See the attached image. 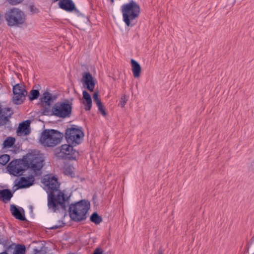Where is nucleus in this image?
I'll return each instance as SVG.
<instances>
[{
	"label": "nucleus",
	"instance_id": "obj_20",
	"mask_svg": "<svg viewBox=\"0 0 254 254\" xmlns=\"http://www.w3.org/2000/svg\"><path fill=\"white\" fill-rule=\"evenodd\" d=\"M10 211L12 214L16 218L20 220H25L24 216L21 214L18 208L14 205L10 206Z\"/></svg>",
	"mask_w": 254,
	"mask_h": 254
},
{
	"label": "nucleus",
	"instance_id": "obj_34",
	"mask_svg": "<svg viewBox=\"0 0 254 254\" xmlns=\"http://www.w3.org/2000/svg\"><path fill=\"white\" fill-rule=\"evenodd\" d=\"M158 254H163L162 252H159Z\"/></svg>",
	"mask_w": 254,
	"mask_h": 254
},
{
	"label": "nucleus",
	"instance_id": "obj_28",
	"mask_svg": "<svg viewBox=\"0 0 254 254\" xmlns=\"http://www.w3.org/2000/svg\"><path fill=\"white\" fill-rule=\"evenodd\" d=\"M93 100L95 103L97 104L101 103V100L99 98V94L98 92H94L93 95Z\"/></svg>",
	"mask_w": 254,
	"mask_h": 254
},
{
	"label": "nucleus",
	"instance_id": "obj_31",
	"mask_svg": "<svg viewBox=\"0 0 254 254\" xmlns=\"http://www.w3.org/2000/svg\"><path fill=\"white\" fill-rule=\"evenodd\" d=\"M103 251L99 248H97L94 251L93 254H103Z\"/></svg>",
	"mask_w": 254,
	"mask_h": 254
},
{
	"label": "nucleus",
	"instance_id": "obj_21",
	"mask_svg": "<svg viewBox=\"0 0 254 254\" xmlns=\"http://www.w3.org/2000/svg\"><path fill=\"white\" fill-rule=\"evenodd\" d=\"M15 139L14 137H8L3 142V145L4 147H10L15 143Z\"/></svg>",
	"mask_w": 254,
	"mask_h": 254
},
{
	"label": "nucleus",
	"instance_id": "obj_7",
	"mask_svg": "<svg viewBox=\"0 0 254 254\" xmlns=\"http://www.w3.org/2000/svg\"><path fill=\"white\" fill-rule=\"evenodd\" d=\"M52 114L65 118L69 117L71 112V105L65 102H58L55 104L52 109Z\"/></svg>",
	"mask_w": 254,
	"mask_h": 254
},
{
	"label": "nucleus",
	"instance_id": "obj_18",
	"mask_svg": "<svg viewBox=\"0 0 254 254\" xmlns=\"http://www.w3.org/2000/svg\"><path fill=\"white\" fill-rule=\"evenodd\" d=\"M82 94L83 104L85 106V109L86 111H89L92 107V99L91 96L86 91H83Z\"/></svg>",
	"mask_w": 254,
	"mask_h": 254
},
{
	"label": "nucleus",
	"instance_id": "obj_17",
	"mask_svg": "<svg viewBox=\"0 0 254 254\" xmlns=\"http://www.w3.org/2000/svg\"><path fill=\"white\" fill-rule=\"evenodd\" d=\"M130 63L133 75L135 78H138L141 72V66L138 62L133 59L131 60Z\"/></svg>",
	"mask_w": 254,
	"mask_h": 254
},
{
	"label": "nucleus",
	"instance_id": "obj_6",
	"mask_svg": "<svg viewBox=\"0 0 254 254\" xmlns=\"http://www.w3.org/2000/svg\"><path fill=\"white\" fill-rule=\"evenodd\" d=\"M63 137V134L54 129H45L40 138V143L45 146L52 147L59 143Z\"/></svg>",
	"mask_w": 254,
	"mask_h": 254
},
{
	"label": "nucleus",
	"instance_id": "obj_25",
	"mask_svg": "<svg viewBox=\"0 0 254 254\" xmlns=\"http://www.w3.org/2000/svg\"><path fill=\"white\" fill-rule=\"evenodd\" d=\"M9 156L7 154H3L0 156V164L5 165L9 160Z\"/></svg>",
	"mask_w": 254,
	"mask_h": 254
},
{
	"label": "nucleus",
	"instance_id": "obj_1",
	"mask_svg": "<svg viewBox=\"0 0 254 254\" xmlns=\"http://www.w3.org/2000/svg\"><path fill=\"white\" fill-rule=\"evenodd\" d=\"M42 182L49 190H53V192L48 194L49 208L54 212L60 208L65 209V203L68 198H65L63 192L57 190L59 187L57 179L54 176L46 175L43 178Z\"/></svg>",
	"mask_w": 254,
	"mask_h": 254
},
{
	"label": "nucleus",
	"instance_id": "obj_3",
	"mask_svg": "<svg viewBox=\"0 0 254 254\" xmlns=\"http://www.w3.org/2000/svg\"><path fill=\"white\" fill-rule=\"evenodd\" d=\"M89 208V202L83 200L78 202L71 204L69 208L70 217L73 221L77 222L85 220Z\"/></svg>",
	"mask_w": 254,
	"mask_h": 254
},
{
	"label": "nucleus",
	"instance_id": "obj_35",
	"mask_svg": "<svg viewBox=\"0 0 254 254\" xmlns=\"http://www.w3.org/2000/svg\"><path fill=\"white\" fill-rule=\"evenodd\" d=\"M111 1L113 3L114 2V0H111Z\"/></svg>",
	"mask_w": 254,
	"mask_h": 254
},
{
	"label": "nucleus",
	"instance_id": "obj_8",
	"mask_svg": "<svg viewBox=\"0 0 254 254\" xmlns=\"http://www.w3.org/2000/svg\"><path fill=\"white\" fill-rule=\"evenodd\" d=\"M55 154L57 157L60 158L65 157L75 158L78 155V152L74 150L70 145L64 144L55 149Z\"/></svg>",
	"mask_w": 254,
	"mask_h": 254
},
{
	"label": "nucleus",
	"instance_id": "obj_12",
	"mask_svg": "<svg viewBox=\"0 0 254 254\" xmlns=\"http://www.w3.org/2000/svg\"><path fill=\"white\" fill-rule=\"evenodd\" d=\"M52 101V95L48 92L43 94L41 98V103L43 108L42 113L44 115H48L50 112V105Z\"/></svg>",
	"mask_w": 254,
	"mask_h": 254
},
{
	"label": "nucleus",
	"instance_id": "obj_13",
	"mask_svg": "<svg viewBox=\"0 0 254 254\" xmlns=\"http://www.w3.org/2000/svg\"><path fill=\"white\" fill-rule=\"evenodd\" d=\"M34 178L33 177H21L16 184L18 188H25L29 187L33 184Z\"/></svg>",
	"mask_w": 254,
	"mask_h": 254
},
{
	"label": "nucleus",
	"instance_id": "obj_14",
	"mask_svg": "<svg viewBox=\"0 0 254 254\" xmlns=\"http://www.w3.org/2000/svg\"><path fill=\"white\" fill-rule=\"evenodd\" d=\"M12 113L10 108H5L2 109L0 111V125L3 126L6 124L9 121Z\"/></svg>",
	"mask_w": 254,
	"mask_h": 254
},
{
	"label": "nucleus",
	"instance_id": "obj_19",
	"mask_svg": "<svg viewBox=\"0 0 254 254\" xmlns=\"http://www.w3.org/2000/svg\"><path fill=\"white\" fill-rule=\"evenodd\" d=\"M12 196V193L10 190L5 189L0 190V200L4 202H7Z\"/></svg>",
	"mask_w": 254,
	"mask_h": 254
},
{
	"label": "nucleus",
	"instance_id": "obj_24",
	"mask_svg": "<svg viewBox=\"0 0 254 254\" xmlns=\"http://www.w3.org/2000/svg\"><path fill=\"white\" fill-rule=\"evenodd\" d=\"M39 96V92L37 90H32L29 95V99L30 100L32 101L36 99Z\"/></svg>",
	"mask_w": 254,
	"mask_h": 254
},
{
	"label": "nucleus",
	"instance_id": "obj_26",
	"mask_svg": "<svg viewBox=\"0 0 254 254\" xmlns=\"http://www.w3.org/2000/svg\"><path fill=\"white\" fill-rule=\"evenodd\" d=\"M127 100H128V98L127 97V96L126 95H123L121 98V100H120L119 106H120L122 108H124Z\"/></svg>",
	"mask_w": 254,
	"mask_h": 254
},
{
	"label": "nucleus",
	"instance_id": "obj_29",
	"mask_svg": "<svg viewBox=\"0 0 254 254\" xmlns=\"http://www.w3.org/2000/svg\"><path fill=\"white\" fill-rule=\"evenodd\" d=\"M64 172L65 174L67 175L72 176L73 174V172L70 167H66L65 168Z\"/></svg>",
	"mask_w": 254,
	"mask_h": 254
},
{
	"label": "nucleus",
	"instance_id": "obj_16",
	"mask_svg": "<svg viewBox=\"0 0 254 254\" xmlns=\"http://www.w3.org/2000/svg\"><path fill=\"white\" fill-rule=\"evenodd\" d=\"M30 123L27 121L19 124L17 130V134L19 136L26 135L30 133Z\"/></svg>",
	"mask_w": 254,
	"mask_h": 254
},
{
	"label": "nucleus",
	"instance_id": "obj_2",
	"mask_svg": "<svg viewBox=\"0 0 254 254\" xmlns=\"http://www.w3.org/2000/svg\"><path fill=\"white\" fill-rule=\"evenodd\" d=\"M43 159L39 154H29L25 160H15L7 166L9 173L14 176L20 175L28 168L34 172L40 171L43 166Z\"/></svg>",
	"mask_w": 254,
	"mask_h": 254
},
{
	"label": "nucleus",
	"instance_id": "obj_33",
	"mask_svg": "<svg viewBox=\"0 0 254 254\" xmlns=\"http://www.w3.org/2000/svg\"><path fill=\"white\" fill-rule=\"evenodd\" d=\"M0 254H8L6 252H2L0 253Z\"/></svg>",
	"mask_w": 254,
	"mask_h": 254
},
{
	"label": "nucleus",
	"instance_id": "obj_27",
	"mask_svg": "<svg viewBox=\"0 0 254 254\" xmlns=\"http://www.w3.org/2000/svg\"><path fill=\"white\" fill-rule=\"evenodd\" d=\"M96 105L98 107L99 111L101 112L102 115L104 117L106 116L107 115V113L105 111L104 106H103L102 103L101 102L98 104H97Z\"/></svg>",
	"mask_w": 254,
	"mask_h": 254
},
{
	"label": "nucleus",
	"instance_id": "obj_22",
	"mask_svg": "<svg viewBox=\"0 0 254 254\" xmlns=\"http://www.w3.org/2000/svg\"><path fill=\"white\" fill-rule=\"evenodd\" d=\"M90 220L96 224H99L102 222V219L97 213L95 212L91 216Z\"/></svg>",
	"mask_w": 254,
	"mask_h": 254
},
{
	"label": "nucleus",
	"instance_id": "obj_32",
	"mask_svg": "<svg viewBox=\"0 0 254 254\" xmlns=\"http://www.w3.org/2000/svg\"><path fill=\"white\" fill-rule=\"evenodd\" d=\"M59 227L58 226H57V225H55V226H53L52 227H51L52 229H57Z\"/></svg>",
	"mask_w": 254,
	"mask_h": 254
},
{
	"label": "nucleus",
	"instance_id": "obj_4",
	"mask_svg": "<svg viewBox=\"0 0 254 254\" xmlns=\"http://www.w3.org/2000/svg\"><path fill=\"white\" fill-rule=\"evenodd\" d=\"M123 20L127 26H131L130 21L137 18L140 13L139 5L131 0L122 6Z\"/></svg>",
	"mask_w": 254,
	"mask_h": 254
},
{
	"label": "nucleus",
	"instance_id": "obj_9",
	"mask_svg": "<svg viewBox=\"0 0 254 254\" xmlns=\"http://www.w3.org/2000/svg\"><path fill=\"white\" fill-rule=\"evenodd\" d=\"M83 135L82 131L75 127L68 128L65 133V137L67 141L69 143L74 145L80 143Z\"/></svg>",
	"mask_w": 254,
	"mask_h": 254
},
{
	"label": "nucleus",
	"instance_id": "obj_11",
	"mask_svg": "<svg viewBox=\"0 0 254 254\" xmlns=\"http://www.w3.org/2000/svg\"><path fill=\"white\" fill-rule=\"evenodd\" d=\"M81 82L84 88L88 89L91 92L94 91L95 81L90 72H84L82 73Z\"/></svg>",
	"mask_w": 254,
	"mask_h": 254
},
{
	"label": "nucleus",
	"instance_id": "obj_5",
	"mask_svg": "<svg viewBox=\"0 0 254 254\" xmlns=\"http://www.w3.org/2000/svg\"><path fill=\"white\" fill-rule=\"evenodd\" d=\"M4 18L8 26H19L23 24L25 20L24 13L20 9L12 8L7 11L4 14Z\"/></svg>",
	"mask_w": 254,
	"mask_h": 254
},
{
	"label": "nucleus",
	"instance_id": "obj_30",
	"mask_svg": "<svg viewBox=\"0 0 254 254\" xmlns=\"http://www.w3.org/2000/svg\"><path fill=\"white\" fill-rule=\"evenodd\" d=\"M23 0H8L10 3L14 5L19 3L22 1Z\"/></svg>",
	"mask_w": 254,
	"mask_h": 254
},
{
	"label": "nucleus",
	"instance_id": "obj_23",
	"mask_svg": "<svg viewBox=\"0 0 254 254\" xmlns=\"http://www.w3.org/2000/svg\"><path fill=\"white\" fill-rule=\"evenodd\" d=\"M25 247L24 245H18L16 247L13 254H25Z\"/></svg>",
	"mask_w": 254,
	"mask_h": 254
},
{
	"label": "nucleus",
	"instance_id": "obj_10",
	"mask_svg": "<svg viewBox=\"0 0 254 254\" xmlns=\"http://www.w3.org/2000/svg\"><path fill=\"white\" fill-rule=\"evenodd\" d=\"M13 93L12 101L15 104L17 105L22 104L27 95L25 87L20 84H17L13 87Z\"/></svg>",
	"mask_w": 254,
	"mask_h": 254
},
{
	"label": "nucleus",
	"instance_id": "obj_15",
	"mask_svg": "<svg viewBox=\"0 0 254 254\" xmlns=\"http://www.w3.org/2000/svg\"><path fill=\"white\" fill-rule=\"evenodd\" d=\"M58 4L61 8L67 11L75 9V5L71 0H60Z\"/></svg>",
	"mask_w": 254,
	"mask_h": 254
}]
</instances>
